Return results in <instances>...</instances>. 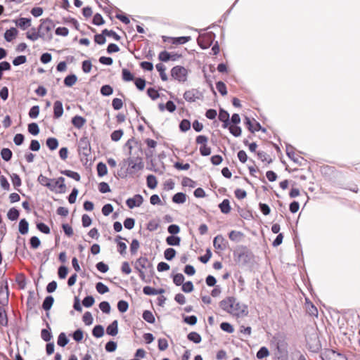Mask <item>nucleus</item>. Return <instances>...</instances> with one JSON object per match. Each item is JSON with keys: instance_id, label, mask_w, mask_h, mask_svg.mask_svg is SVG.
Listing matches in <instances>:
<instances>
[{"instance_id": "obj_4", "label": "nucleus", "mask_w": 360, "mask_h": 360, "mask_svg": "<svg viewBox=\"0 0 360 360\" xmlns=\"http://www.w3.org/2000/svg\"><path fill=\"white\" fill-rule=\"evenodd\" d=\"M151 266V264L146 257H140L136 259L134 264L135 269L138 271L139 276L141 278H145L144 270L147 269Z\"/></svg>"}, {"instance_id": "obj_27", "label": "nucleus", "mask_w": 360, "mask_h": 360, "mask_svg": "<svg viewBox=\"0 0 360 360\" xmlns=\"http://www.w3.org/2000/svg\"><path fill=\"white\" fill-rule=\"evenodd\" d=\"M172 200L177 204L184 203L186 200V195L184 193H177L173 196Z\"/></svg>"}, {"instance_id": "obj_48", "label": "nucleus", "mask_w": 360, "mask_h": 360, "mask_svg": "<svg viewBox=\"0 0 360 360\" xmlns=\"http://www.w3.org/2000/svg\"><path fill=\"white\" fill-rule=\"evenodd\" d=\"M68 343V339L67 338L64 333H61L58 338V345L60 347H65Z\"/></svg>"}, {"instance_id": "obj_33", "label": "nucleus", "mask_w": 360, "mask_h": 360, "mask_svg": "<svg viewBox=\"0 0 360 360\" xmlns=\"http://www.w3.org/2000/svg\"><path fill=\"white\" fill-rule=\"evenodd\" d=\"M77 78L75 75H68L64 79V84L66 86H72L77 82Z\"/></svg>"}, {"instance_id": "obj_25", "label": "nucleus", "mask_w": 360, "mask_h": 360, "mask_svg": "<svg viewBox=\"0 0 360 360\" xmlns=\"http://www.w3.org/2000/svg\"><path fill=\"white\" fill-rule=\"evenodd\" d=\"M122 78L124 82H131L134 80V75L127 68L122 70Z\"/></svg>"}, {"instance_id": "obj_57", "label": "nucleus", "mask_w": 360, "mask_h": 360, "mask_svg": "<svg viewBox=\"0 0 360 360\" xmlns=\"http://www.w3.org/2000/svg\"><path fill=\"white\" fill-rule=\"evenodd\" d=\"M112 105L115 110H118L123 107V102L122 99L115 98L112 100Z\"/></svg>"}, {"instance_id": "obj_28", "label": "nucleus", "mask_w": 360, "mask_h": 360, "mask_svg": "<svg viewBox=\"0 0 360 360\" xmlns=\"http://www.w3.org/2000/svg\"><path fill=\"white\" fill-rule=\"evenodd\" d=\"M8 322V320L6 310L0 307V326H7Z\"/></svg>"}, {"instance_id": "obj_19", "label": "nucleus", "mask_w": 360, "mask_h": 360, "mask_svg": "<svg viewBox=\"0 0 360 360\" xmlns=\"http://www.w3.org/2000/svg\"><path fill=\"white\" fill-rule=\"evenodd\" d=\"M229 237L231 240L239 243L244 238L245 235L240 231H232L229 233Z\"/></svg>"}, {"instance_id": "obj_11", "label": "nucleus", "mask_w": 360, "mask_h": 360, "mask_svg": "<svg viewBox=\"0 0 360 360\" xmlns=\"http://www.w3.org/2000/svg\"><path fill=\"white\" fill-rule=\"evenodd\" d=\"M143 198L142 195L137 194L133 198H129L126 201V204L129 208L132 209L134 207H139L142 205Z\"/></svg>"}, {"instance_id": "obj_13", "label": "nucleus", "mask_w": 360, "mask_h": 360, "mask_svg": "<svg viewBox=\"0 0 360 360\" xmlns=\"http://www.w3.org/2000/svg\"><path fill=\"white\" fill-rule=\"evenodd\" d=\"M8 297H9V292H8V287L6 284L4 287L0 288V304L2 306H6L8 304Z\"/></svg>"}, {"instance_id": "obj_52", "label": "nucleus", "mask_w": 360, "mask_h": 360, "mask_svg": "<svg viewBox=\"0 0 360 360\" xmlns=\"http://www.w3.org/2000/svg\"><path fill=\"white\" fill-rule=\"evenodd\" d=\"M122 135L123 131L122 129H119L114 131L111 134L110 137L113 141H118L122 138Z\"/></svg>"}, {"instance_id": "obj_23", "label": "nucleus", "mask_w": 360, "mask_h": 360, "mask_svg": "<svg viewBox=\"0 0 360 360\" xmlns=\"http://www.w3.org/2000/svg\"><path fill=\"white\" fill-rule=\"evenodd\" d=\"M60 173L70 177V178L73 179L74 180H75L77 181H79L81 179V176H80L79 174L76 172L72 171V170H69V169L62 170V171H60Z\"/></svg>"}, {"instance_id": "obj_55", "label": "nucleus", "mask_w": 360, "mask_h": 360, "mask_svg": "<svg viewBox=\"0 0 360 360\" xmlns=\"http://www.w3.org/2000/svg\"><path fill=\"white\" fill-rule=\"evenodd\" d=\"M181 289L184 292H191L193 290V284L191 281L183 283Z\"/></svg>"}, {"instance_id": "obj_59", "label": "nucleus", "mask_w": 360, "mask_h": 360, "mask_svg": "<svg viewBox=\"0 0 360 360\" xmlns=\"http://www.w3.org/2000/svg\"><path fill=\"white\" fill-rule=\"evenodd\" d=\"M83 321L86 325H91L93 322V317L89 311H86L82 317Z\"/></svg>"}, {"instance_id": "obj_12", "label": "nucleus", "mask_w": 360, "mask_h": 360, "mask_svg": "<svg viewBox=\"0 0 360 360\" xmlns=\"http://www.w3.org/2000/svg\"><path fill=\"white\" fill-rule=\"evenodd\" d=\"M14 23L17 27L20 28L22 30H25L31 26V18H19L13 20Z\"/></svg>"}, {"instance_id": "obj_50", "label": "nucleus", "mask_w": 360, "mask_h": 360, "mask_svg": "<svg viewBox=\"0 0 360 360\" xmlns=\"http://www.w3.org/2000/svg\"><path fill=\"white\" fill-rule=\"evenodd\" d=\"M269 355V352L266 347H262L259 349V350L257 353V357L258 359H263Z\"/></svg>"}, {"instance_id": "obj_47", "label": "nucleus", "mask_w": 360, "mask_h": 360, "mask_svg": "<svg viewBox=\"0 0 360 360\" xmlns=\"http://www.w3.org/2000/svg\"><path fill=\"white\" fill-rule=\"evenodd\" d=\"M113 89L112 86L108 84L103 85L101 89V94L105 96L111 95Z\"/></svg>"}, {"instance_id": "obj_34", "label": "nucleus", "mask_w": 360, "mask_h": 360, "mask_svg": "<svg viewBox=\"0 0 360 360\" xmlns=\"http://www.w3.org/2000/svg\"><path fill=\"white\" fill-rule=\"evenodd\" d=\"M29 224L25 219H22L19 222V232L21 234H26L28 232Z\"/></svg>"}, {"instance_id": "obj_60", "label": "nucleus", "mask_w": 360, "mask_h": 360, "mask_svg": "<svg viewBox=\"0 0 360 360\" xmlns=\"http://www.w3.org/2000/svg\"><path fill=\"white\" fill-rule=\"evenodd\" d=\"M100 309L105 314H108L110 311V306L108 302L103 301L99 304Z\"/></svg>"}, {"instance_id": "obj_41", "label": "nucleus", "mask_w": 360, "mask_h": 360, "mask_svg": "<svg viewBox=\"0 0 360 360\" xmlns=\"http://www.w3.org/2000/svg\"><path fill=\"white\" fill-rule=\"evenodd\" d=\"M8 218L11 221L17 220L19 217V211L15 208H11L9 210L7 214Z\"/></svg>"}, {"instance_id": "obj_54", "label": "nucleus", "mask_w": 360, "mask_h": 360, "mask_svg": "<svg viewBox=\"0 0 360 360\" xmlns=\"http://www.w3.org/2000/svg\"><path fill=\"white\" fill-rule=\"evenodd\" d=\"M103 34L108 37H111L114 39L119 41L120 39V37L113 30H108L105 29L103 30Z\"/></svg>"}, {"instance_id": "obj_17", "label": "nucleus", "mask_w": 360, "mask_h": 360, "mask_svg": "<svg viewBox=\"0 0 360 360\" xmlns=\"http://www.w3.org/2000/svg\"><path fill=\"white\" fill-rule=\"evenodd\" d=\"M71 122L75 127L79 129L84 126V124L86 122V120L85 118L80 115H75L72 118Z\"/></svg>"}, {"instance_id": "obj_49", "label": "nucleus", "mask_w": 360, "mask_h": 360, "mask_svg": "<svg viewBox=\"0 0 360 360\" xmlns=\"http://www.w3.org/2000/svg\"><path fill=\"white\" fill-rule=\"evenodd\" d=\"M184 281V276L182 274H176L173 277V282L176 285H181Z\"/></svg>"}, {"instance_id": "obj_3", "label": "nucleus", "mask_w": 360, "mask_h": 360, "mask_svg": "<svg viewBox=\"0 0 360 360\" xmlns=\"http://www.w3.org/2000/svg\"><path fill=\"white\" fill-rule=\"evenodd\" d=\"M171 76L179 82L187 80L188 70L183 66L176 65L171 70Z\"/></svg>"}, {"instance_id": "obj_36", "label": "nucleus", "mask_w": 360, "mask_h": 360, "mask_svg": "<svg viewBox=\"0 0 360 360\" xmlns=\"http://www.w3.org/2000/svg\"><path fill=\"white\" fill-rule=\"evenodd\" d=\"M166 242L169 245H179L181 238L179 236H169L166 238Z\"/></svg>"}, {"instance_id": "obj_9", "label": "nucleus", "mask_w": 360, "mask_h": 360, "mask_svg": "<svg viewBox=\"0 0 360 360\" xmlns=\"http://www.w3.org/2000/svg\"><path fill=\"white\" fill-rule=\"evenodd\" d=\"M245 124L247 127V128L252 133H254L255 131H258L259 130H262L263 131H265V129H262L260 124L257 122L255 119L250 120L249 117H245Z\"/></svg>"}, {"instance_id": "obj_58", "label": "nucleus", "mask_w": 360, "mask_h": 360, "mask_svg": "<svg viewBox=\"0 0 360 360\" xmlns=\"http://www.w3.org/2000/svg\"><path fill=\"white\" fill-rule=\"evenodd\" d=\"M136 86L141 91L143 90L146 86V80L142 78H136L134 79Z\"/></svg>"}, {"instance_id": "obj_14", "label": "nucleus", "mask_w": 360, "mask_h": 360, "mask_svg": "<svg viewBox=\"0 0 360 360\" xmlns=\"http://www.w3.org/2000/svg\"><path fill=\"white\" fill-rule=\"evenodd\" d=\"M258 159H259L265 166L271 164L273 162V159L269 154L263 150H259L257 153Z\"/></svg>"}, {"instance_id": "obj_18", "label": "nucleus", "mask_w": 360, "mask_h": 360, "mask_svg": "<svg viewBox=\"0 0 360 360\" xmlns=\"http://www.w3.org/2000/svg\"><path fill=\"white\" fill-rule=\"evenodd\" d=\"M18 34V31L15 27H11L9 30H7L4 34V38L6 41L10 42L12 41Z\"/></svg>"}, {"instance_id": "obj_10", "label": "nucleus", "mask_w": 360, "mask_h": 360, "mask_svg": "<svg viewBox=\"0 0 360 360\" xmlns=\"http://www.w3.org/2000/svg\"><path fill=\"white\" fill-rule=\"evenodd\" d=\"M162 39L164 42H168L173 45H179L184 44L190 41L191 37H170L165 36L162 37Z\"/></svg>"}, {"instance_id": "obj_40", "label": "nucleus", "mask_w": 360, "mask_h": 360, "mask_svg": "<svg viewBox=\"0 0 360 360\" xmlns=\"http://www.w3.org/2000/svg\"><path fill=\"white\" fill-rule=\"evenodd\" d=\"M143 319L150 323H153L155 321L153 313L150 311L146 310L143 313Z\"/></svg>"}, {"instance_id": "obj_20", "label": "nucleus", "mask_w": 360, "mask_h": 360, "mask_svg": "<svg viewBox=\"0 0 360 360\" xmlns=\"http://www.w3.org/2000/svg\"><path fill=\"white\" fill-rule=\"evenodd\" d=\"M51 179H49L46 176H44L43 174H40L38 176L37 181L40 184H41L44 186L47 187L49 190H53V188H51L52 187Z\"/></svg>"}, {"instance_id": "obj_5", "label": "nucleus", "mask_w": 360, "mask_h": 360, "mask_svg": "<svg viewBox=\"0 0 360 360\" xmlns=\"http://www.w3.org/2000/svg\"><path fill=\"white\" fill-rule=\"evenodd\" d=\"M127 170L129 173H135L136 172L141 170L144 167V164L141 158H129L127 160Z\"/></svg>"}, {"instance_id": "obj_2", "label": "nucleus", "mask_w": 360, "mask_h": 360, "mask_svg": "<svg viewBox=\"0 0 360 360\" xmlns=\"http://www.w3.org/2000/svg\"><path fill=\"white\" fill-rule=\"evenodd\" d=\"M226 311L236 318H243L248 315L246 305L240 303L234 298H229L226 301Z\"/></svg>"}, {"instance_id": "obj_21", "label": "nucleus", "mask_w": 360, "mask_h": 360, "mask_svg": "<svg viewBox=\"0 0 360 360\" xmlns=\"http://www.w3.org/2000/svg\"><path fill=\"white\" fill-rule=\"evenodd\" d=\"M107 334L115 336L118 333V323L117 320L112 321L106 329Z\"/></svg>"}, {"instance_id": "obj_45", "label": "nucleus", "mask_w": 360, "mask_h": 360, "mask_svg": "<svg viewBox=\"0 0 360 360\" xmlns=\"http://www.w3.org/2000/svg\"><path fill=\"white\" fill-rule=\"evenodd\" d=\"M140 247L139 242L137 239H133L130 245V252L131 255L136 254Z\"/></svg>"}, {"instance_id": "obj_44", "label": "nucleus", "mask_w": 360, "mask_h": 360, "mask_svg": "<svg viewBox=\"0 0 360 360\" xmlns=\"http://www.w3.org/2000/svg\"><path fill=\"white\" fill-rule=\"evenodd\" d=\"M229 131L235 136H238L241 134V129L237 124H230L229 127Z\"/></svg>"}, {"instance_id": "obj_22", "label": "nucleus", "mask_w": 360, "mask_h": 360, "mask_svg": "<svg viewBox=\"0 0 360 360\" xmlns=\"http://www.w3.org/2000/svg\"><path fill=\"white\" fill-rule=\"evenodd\" d=\"M143 292L145 295H155L162 294L165 292V290L163 289L157 290L150 286H145L143 289Z\"/></svg>"}, {"instance_id": "obj_6", "label": "nucleus", "mask_w": 360, "mask_h": 360, "mask_svg": "<svg viewBox=\"0 0 360 360\" xmlns=\"http://www.w3.org/2000/svg\"><path fill=\"white\" fill-rule=\"evenodd\" d=\"M51 183V188H53V190H51V191H53L56 193H65L67 191V187L65 184V178L60 176L57 179H52Z\"/></svg>"}, {"instance_id": "obj_7", "label": "nucleus", "mask_w": 360, "mask_h": 360, "mask_svg": "<svg viewBox=\"0 0 360 360\" xmlns=\"http://www.w3.org/2000/svg\"><path fill=\"white\" fill-rule=\"evenodd\" d=\"M323 360H347L346 357L333 349H327L323 354Z\"/></svg>"}, {"instance_id": "obj_43", "label": "nucleus", "mask_w": 360, "mask_h": 360, "mask_svg": "<svg viewBox=\"0 0 360 360\" xmlns=\"http://www.w3.org/2000/svg\"><path fill=\"white\" fill-rule=\"evenodd\" d=\"M12 184L15 188H18L21 186V179L17 174H12L11 175Z\"/></svg>"}, {"instance_id": "obj_8", "label": "nucleus", "mask_w": 360, "mask_h": 360, "mask_svg": "<svg viewBox=\"0 0 360 360\" xmlns=\"http://www.w3.org/2000/svg\"><path fill=\"white\" fill-rule=\"evenodd\" d=\"M212 42V34H201L198 38V45L203 49H207L210 47Z\"/></svg>"}, {"instance_id": "obj_35", "label": "nucleus", "mask_w": 360, "mask_h": 360, "mask_svg": "<svg viewBox=\"0 0 360 360\" xmlns=\"http://www.w3.org/2000/svg\"><path fill=\"white\" fill-rule=\"evenodd\" d=\"M187 338L190 341L196 344L200 343L202 340L200 335L196 332H191Z\"/></svg>"}, {"instance_id": "obj_62", "label": "nucleus", "mask_w": 360, "mask_h": 360, "mask_svg": "<svg viewBox=\"0 0 360 360\" xmlns=\"http://www.w3.org/2000/svg\"><path fill=\"white\" fill-rule=\"evenodd\" d=\"M39 114V107L38 105H34L31 108L29 112V116L34 119L36 118Z\"/></svg>"}, {"instance_id": "obj_26", "label": "nucleus", "mask_w": 360, "mask_h": 360, "mask_svg": "<svg viewBox=\"0 0 360 360\" xmlns=\"http://www.w3.org/2000/svg\"><path fill=\"white\" fill-rule=\"evenodd\" d=\"M147 186L150 189H154L158 185L156 177L153 174H149L146 179Z\"/></svg>"}, {"instance_id": "obj_30", "label": "nucleus", "mask_w": 360, "mask_h": 360, "mask_svg": "<svg viewBox=\"0 0 360 360\" xmlns=\"http://www.w3.org/2000/svg\"><path fill=\"white\" fill-rule=\"evenodd\" d=\"M156 69L160 73L161 79L165 82L167 81L168 78L165 73V70H166L165 66L162 63H158L156 65Z\"/></svg>"}, {"instance_id": "obj_61", "label": "nucleus", "mask_w": 360, "mask_h": 360, "mask_svg": "<svg viewBox=\"0 0 360 360\" xmlns=\"http://www.w3.org/2000/svg\"><path fill=\"white\" fill-rule=\"evenodd\" d=\"M41 338L46 342H49L52 338L51 332L47 329L41 330Z\"/></svg>"}, {"instance_id": "obj_24", "label": "nucleus", "mask_w": 360, "mask_h": 360, "mask_svg": "<svg viewBox=\"0 0 360 360\" xmlns=\"http://www.w3.org/2000/svg\"><path fill=\"white\" fill-rule=\"evenodd\" d=\"M305 308H306L307 312L310 316H318V309L311 302H306Z\"/></svg>"}, {"instance_id": "obj_63", "label": "nucleus", "mask_w": 360, "mask_h": 360, "mask_svg": "<svg viewBox=\"0 0 360 360\" xmlns=\"http://www.w3.org/2000/svg\"><path fill=\"white\" fill-rule=\"evenodd\" d=\"M158 58L160 61L167 62L170 60V53L163 51L159 53Z\"/></svg>"}, {"instance_id": "obj_51", "label": "nucleus", "mask_w": 360, "mask_h": 360, "mask_svg": "<svg viewBox=\"0 0 360 360\" xmlns=\"http://www.w3.org/2000/svg\"><path fill=\"white\" fill-rule=\"evenodd\" d=\"M96 290L100 294H104L109 291V288H108V286H106L105 285H104L103 283H101V282H98L96 283Z\"/></svg>"}, {"instance_id": "obj_16", "label": "nucleus", "mask_w": 360, "mask_h": 360, "mask_svg": "<svg viewBox=\"0 0 360 360\" xmlns=\"http://www.w3.org/2000/svg\"><path fill=\"white\" fill-rule=\"evenodd\" d=\"M214 247L218 252H220V251L225 248V240L223 236H217L214 238Z\"/></svg>"}, {"instance_id": "obj_56", "label": "nucleus", "mask_w": 360, "mask_h": 360, "mask_svg": "<svg viewBox=\"0 0 360 360\" xmlns=\"http://www.w3.org/2000/svg\"><path fill=\"white\" fill-rule=\"evenodd\" d=\"M179 128L182 131H186L191 128V122L188 120H183L179 124Z\"/></svg>"}, {"instance_id": "obj_53", "label": "nucleus", "mask_w": 360, "mask_h": 360, "mask_svg": "<svg viewBox=\"0 0 360 360\" xmlns=\"http://www.w3.org/2000/svg\"><path fill=\"white\" fill-rule=\"evenodd\" d=\"M128 308H129V304H128L127 302H126L124 300H120L118 302L117 309L120 312L123 313V312L127 311Z\"/></svg>"}, {"instance_id": "obj_38", "label": "nucleus", "mask_w": 360, "mask_h": 360, "mask_svg": "<svg viewBox=\"0 0 360 360\" xmlns=\"http://www.w3.org/2000/svg\"><path fill=\"white\" fill-rule=\"evenodd\" d=\"M176 253V252L174 248H169L165 250L164 256L167 260H172L175 257Z\"/></svg>"}, {"instance_id": "obj_37", "label": "nucleus", "mask_w": 360, "mask_h": 360, "mask_svg": "<svg viewBox=\"0 0 360 360\" xmlns=\"http://www.w3.org/2000/svg\"><path fill=\"white\" fill-rule=\"evenodd\" d=\"M46 146L49 147L50 150H53L58 148V141L56 138H49L46 140Z\"/></svg>"}, {"instance_id": "obj_39", "label": "nucleus", "mask_w": 360, "mask_h": 360, "mask_svg": "<svg viewBox=\"0 0 360 360\" xmlns=\"http://www.w3.org/2000/svg\"><path fill=\"white\" fill-rule=\"evenodd\" d=\"M92 334L96 338L103 337L104 335V329L103 326L101 325L96 326L92 330Z\"/></svg>"}, {"instance_id": "obj_32", "label": "nucleus", "mask_w": 360, "mask_h": 360, "mask_svg": "<svg viewBox=\"0 0 360 360\" xmlns=\"http://www.w3.org/2000/svg\"><path fill=\"white\" fill-rule=\"evenodd\" d=\"M96 169L99 176H103L108 174L107 167L103 162H98L96 166Z\"/></svg>"}, {"instance_id": "obj_46", "label": "nucleus", "mask_w": 360, "mask_h": 360, "mask_svg": "<svg viewBox=\"0 0 360 360\" xmlns=\"http://www.w3.org/2000/svg\"><path fill=\"white\" fill-rule=\"evenodd\" d=\"M28 131L32 135H37L39 133V128L37 123H31L28 124Z\"/></svg>"}, {"instance_id": "obj_31", "label": "nucleus", "mask_w": 360, "mask_h": 360, "mask_svg": "<svg viewBox=\"0 0 360 360\" xmlns=\"http://www.w3.org/2000/svg\"><path fill=\"white\" fill-rule=\"evenodd\" d=\"M54 299L52 296H47L44 300V302L42 304V308L45 311H49L51 308Z\"/></svg>"}, {"instance_id": "obj_64", "label": "nucleus", "mask_w": 360, "mask_h": 360, "mask_svg": "<svg viewBox=\"0 0 360 360\" xmlns=\"http://www.w3.org/2000/svg\"><path fill=\"white\" fill-rule=\"evenodd\" d=\"M94 303V298L92 296H86L84 298L82 304L85 307H90Z\"/></svg>"}, {"instance_id": "obj_42", "label": "nucleus", "mask_w": 360, "mask_h": 360, "mask_svg": "<svg viewBox=\"0 0 360 360\" xmlns=\"http://www.w3.org/2000/svg\"><path fill=\"white\" fill-rule=\"evenodd\" d=\"M1 155L5 161H9L12 158V151L9 148H3L1 151Z\"/></svg>"}, {"instance_id": "obj_29", "label": "nucleus", "mask_w": 360, "mask_h": 360, "mask_svg": "<svg viewBox=\"0 0 360 360\" xmlns=\"http://www.w3.org/2000/svg\"><path fill=\"white\" fill-rule=\"evenodd\" d=\"M184 98L188 102H194L195 101L197 96H195V92L194 90H188L186 91L184 94Z\"/></svg>"}, {"instance_id": "obj_15", "label": "nucleus", "mask_w": 360, "mask_h": 360, "mask_svg": "<svg viewBox=\"0 0 360 360\" xmlns=\"http://www.w3.org/2000/svg\"><path fill=\"white\" fill-rule=\"evenodd\" d=\"M63 114V103L60 101H55L53 104V117L56 119L60 118Z\"/></svg>"}, {"instance_id": "obj_1", "label": "nucleus", "mask_w": 360, "mask_h": 360, "mask_svg": "<svg viewBox=\"0 0 360 360\" xmlns=\"http://www.w3.org/2000/svg\"><path fill=\"white\" fill-rule=\"evenodd\" d=\"M55 25L50 18L41 19L37 31L35 28L26 32V37L31 41H36L39 38L43 39H51L53 38L52 30Z\"/></svg>"}]
</instances>
